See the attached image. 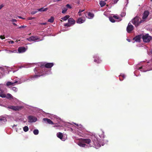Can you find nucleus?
I'll list each match as a JSON object with an SVG mask.
<instances>
[{
  "mask_svg": "<svg viewBox=\"0 0 152 152\" xmlns=\"http://www.w3.org/2000/svg\"><path fill=\"white\" fill-rule=\"evenodd\" d=\"M99 4L100 5V6L101 7H102L105 5L106 3L104 1H101L99 2Z\"/></svg>",
  "mask_w": 152,
  "mask_h": 152,
  "instance_id": "obj_21",
  "label": "nucleus"
},
{
  "mask_svg": "<svg viewBox=\"0 0 152 152\" xmlns=\"http://www.w3.org/2000/svg\"><path fill=\"white\" fill-rule=\"evenodd\" d=\"M0 96L2 98L6 97L7 99H11L12 98V96L10 94H7V95L5 94H0Z\"/></svg>",
  "mask_w": 152,
  "mask_h": 152,
  "instance_id": "obj_7",
  "label": "nucleus"
},
{
  "mask_svg": "<svg viewBox=\"0 0 152 152\" xmlns=\"http://www.w3.org/2000/svg\"><path fill=\"white\" fill-rule=\"evenodd\" d=\"M142 37V35H139L135 37L133 39L136 42H140V39Z\"/></svg>",
  "mask_w": 152,
  "mask_h": 152,
  "instance_id": "obj_10",
  "label": "nucleus"
},
{
  "mask_svg": "<svg viewBox=\"0 0 152 152\" xmlns=\"http://www.w3.org/2000/svg\"><path fill=\"white\" fill-rule=\"evenodd\" d=\"M125 13L124 12H122L121 14V17H123L125 15Z\"/></svg>",
  "mask_w": 152,
  "mask_h": 152,
  "instance_id": "obj_40",
  "label": "nucleus"
},
{
  "mask_svg": "<svg viewBox=\"0 0 152 152\" xmlns=\"http://www.w3.org/2000/svg\"><path fill=\"white\" fill-rule=\"evenodd\" d=\"M142 38L144 42H149L152 39L151 36L149 35L148 34H146L145 35H143Z\"/></svg>",
  "mask_w": 152,
  "mask_h": 152,
  "instance_id": "obj_1",
  "label": "nucleus"
},
{
  "mask_svg": "<svg viewBox=\"0 0 152 152\" xmlns=\"http://www.w3.org/2000/svg\"><path fill=\"white\" fill-rule=\"evenodd\" d=\"M126 40L129 42H130V40L129 39H126Z\"/></svg>",
  "mask_w": 152,
  "mask_h": 152,
  "instance_id": "obj_52",
  "label": "nucleus"
},
{
  "mask_svg": "<svg viewBox=\"0 0 152 152\" xmlns=\"http://www.w3.org/2000/svg\"><path fill=\"white\" fill-rule=\"evenodd\" d=\"M9 108L12 109L14 110H19L21 109V107L20 106H10L8 107Z\"/></svg>",
  "mask_w": 152,
  "mask_h": 152,
  "instance_id": "obj_9",
  "label": "nucleus"
},
{
  "mask_svg": "<svg viewBox=\"0 0 152 152\" xmlns=\"http://www.w3.org/2000/svg\"><path fill=\"white\" fill-rule=\"evenodd\" d=\"M92 140L93 144V146H92L94 147L98 146L99 144V143L98 141L97 140V139L95 136H92Z\"/></svg>",
  "mask_w": 152,
  "mask_h": 152,
  "instance_id": "obj_3",
  "label": "nucleus"
},
{
  "mask_svg": "<svg viewBox=\"0 0 152 152\" xmlns=\"http://www.w3.org/2000/svg\"><path fill=\"white\" fill-rule=\"evenodd\" d=\"M66 7L68 8H69V9L71 8V7L69 4H66Z\"/></svg>",
  "mask_w": 152,
  "mask_h": 152,
  "instance_id": "obj_36",
  "label": "nucleus"
},
{
  "mask_svg": "<svg viewBox=\"0 0 152 152\" xmlns=\"http://www.w3.org/2000/svg\"><path fill=\"white\" fill-rule=\"evenodd\" d=\"M26 26H21L20 27H19L18 28H25L26 27Z\"/></svg>",
  "mask_w": 152,
  "mask_h": 152,
  "instance_id": "obj_35",
  "label": "nucleus"
},
{
  "mask_svg": "<svg viewBox=\"0 0 152 152\" xmlns=\"http://www.w3.org/2000/svg\"><path fill=\"white\" fill-rule=\"evenodd\" d=\"M151 53L152 54V50L151 51Z\"/></svg>",
  "mask_w": 152,
  "mask_h": 152,
  "instance_id": "obj_58",
  "label": "nucleus"
},
{
  "mask_svg": "<svg viewBox=\"0 0 152 152\" xmlns=\"http://www.w3.org/2000/svg\"><path fill=\"white\" fill-rule=\"evenodd\" d=\"M105 0L106 1H107V0Z\"/></svg>",
  "mask_w": 152,
  "mask_h": 152,
  "instance_id": "obj_59",
  "label": "nucleus"
},
{
  "mask_svg": "<svg viewBox=\"0 0 152 152\" xmlns=\"http://www.w3.org/2000/svg\"><path fill=\"white\" fill-rule=\"evenodd\" d=\"M0 38L1 39H4L5 38V37L4 36H0Z\"/></svg>",
  "mask_w": 152,
  "mask_h": 152,
  "instance_id": "obj_38",
  "label": "nucleus"
},
{
  "mask_svg": "<svg viewBox=\"0 0 152 152\" xmlns=\"http://www.w3.org/2000/svg\"><path fill=\"white\" fill-rule=\"evenodd\" d=\"M78 145L79 146L82 147H85L86 145L85 144L84 142H83L81 140V139L80 141L78 143Z\"/></svg>",
  "mask_w": 152,
  "mask_h": 152,
  "instance_id": "obj_18",
  "label": "nucleus"
},
{
  "mask_svg": "<svg viewBox=\"0 0 152 152\" xmlns=\"http://www.w3.org/2000/svg\"><path fill=\"white\" fill-rule=\"evenodd\" d=\"M23 129L24 132H27L28 130V128L27 126H26L23 127Z\"/></svg>",
  "mask_w": 152,
  "mask_h": 152,
  "instance_id": "obj_26",
  "label": "nucleus"
},
{
  "mask_svg": "<svg viewBox=\"0 0 152 152\" xmlns=\"http://www.w3.org/2000/svg\"><path fill=\"white\" fill-rule=\"evenodd\" d=\"M26 39L29 41H31V37L27 38Z\"/></svg>",
  "mask_w": 152,
  "mask_h": 152,
  "instance_id": "obj_41",
  "label": "nucleus"
},
{
  "mask_svg": "<svg viewBox=\"0 0 152 152\" xmlns=\"http://www.w3.org/2000/svg\"><path fill=\"white\" fill-rule=\"evenodd\" d=\"M59 126L57 124H56L54 126V127H59Z\"/></svg>",
  "mask_w": 152,
  "mask_h": 152,
  "instance_id": "obj_51",
  "label": "nucleus"
},
{
  "mask_svg": "<svg viewBox=\"0 0 152 152\" xmlns=\"http://www.w3.org/2000/svg\"><path fill=\"white\" fill-rule=\"evenodd\" d=\"M37 11H32L31 12V14L32 15H34L36 13H37Z\"/></svg>",
  "mask_w": 152,
  "mask_h": 152,
  "instance_id": "obj_37",
  "label": "nucleus"
},
{
  "mask_svg": "<svg viewBox=\"0 0 152 152\" xmlns=\"http://www.w3.org/2000/svg\"><path fill=\"white\" fill-rule=\"evenodd\" d=\"M100 61H101L99 59H95L94 60V61L97 63H100Z\"/></svg>",
  "mask_w": 152,
  "mask_h": 152,
  "instance_id": "obj_32",
  "label": "nucleus"
},
{
  "mask_svg": "<svg viewBox=\"0 0 152 152\" xmlns=\"http://www.w3.org/2000/svg\"><path fill=\"white\" fill-rule=\"evenodd\" d=\"M39 39L37 36H31V41H35Z\"/></svg>",
  "mask_w": 152,
  "mask_h": 152,
  "instance_id": "obj_20",
  "label": "nucleus"
},
{
  "mask_svg": "<svg viewBox=\"0 0 152 152\" xmlns=\"http://www.w3.org/2000/svg\"><path fill=\"white\" fill-rule=\"evenodd\" d=\"M85 15L86 18L89 19L92 18L94 17V14L90 12L85 13Z\"/></svg>",
  "mask_w": 152,
  "mask_h": 152,
  "instance_id": "obj_11",
  "label": "nucleus"
},
{
  "mask_svg": "<svg viewBox=\"0 0 152 152\" xmlns=\"http://www.w3.org/2000/svg\"><path fill=\"white\" fill-rule=\"evenodd\" d=\"M13 84H14L13 83H12L10 82H8L7 83L6 85L7 86H9L12 85H13Z\"/></svg>",
  "mask_w": 152,
  "mask_h": 152,
  "instance_id": "obj_31",
  "label": "nucleus"
},
{
  "mask_svg": "<svg viewBox=\"0 0 152 152\" xmlns=\"http://www.w3.org/2000/svg\"><path fill=\"white\" fill-rule=\"evenodd\" d=\"M84 10H81L80 9L79 10V11L78 12H79V13H80V12L81 13L82 12H83Z\"/></svg>",
  "mask_w": 152,
  "mask_h": 152,
  "instance_id": "obj_44",
  "label": "nucleus"
},
{
  "mask_svg": "<svg viewBox=\"0 0 152 152\" xmlns=\"http://www.w3.org/2000/svg\"><path fill=\"white\" fill-rule=\"evenodd\" d=\"M134 29L133 26L129 22L127 27L126 30L129 33H130Z\"/></svg>",
  "mask_w": 152,
  "mask_h": 152,
  "instance_id": "obj_5",
  "label": "nucleus"
},
{
  "mask_svg": "<svg viewBox=\"0 0 152 152\" xmlns=\"http://www.w3.org/2000/svg\"><path fill=\"white\" fill-rule=\"evenodd\" d=\"M9 43H11V44H13L14 43V42L13 41H10V42H9Z\"/></svg>",
  "mask_w": 152,
  "mask_h": 152,
  "instance_id": "obj_50",
  "label": "nucleus"
},
{
  "mask_svg": "<svg viewBox=\"0 0 152 152\" xmlns=\"http://www.w3.org/2000/svg\"><path fill=\"white\" fill-rule=\"evenodd\" d=\"M3 7L4 5L2 4L0 5V10Z\"/></svg>",
  "mask_w": 152,
  "mask_h": 152,
  "instance_id": "obj_48",
  "label": "nucleus"
},
{
  "mask_svg": "<svg viewBox=\"0 0 152 152\" xmlns=\"http://www.w3.org/2000/svg\"><path fill=\"white\" fill-rule=\"evenodd\" d=\"M39 131L38 129H34L33 131V133L35 135H37L39 133Z\"/></svg>",
  "mask_w": 152,
  "mask_h": 152,
  "instance_id": "obj_27",
  "label": "nucleus"
},
{
  "mask_svg": "<svg viewBox=\"0 0 152 152\" xmlns=\"http://www.w3.org/2000/svg\"><path fill=\"white\" fill-rule=\"evenodd\" d=\"M149 14V12L148 11L146 10L144 12L142 18L143 19H146Z\"/></svg>",
  "mask_w": 152,
  "mask_h": 152,
  "instance_id": "obj_12",
  "label": "nucleus"
},
{
  "mask_svg": "<svg viewBox=\"0 0 152 152\" xmlns=\"http://www.w3.org/2000/svg\"><path fill=\"white\" fill-rule=\"evenodd\" d=\"M68 22L71 25L74 24L75 22V20L72 18H69L68 19Z\"/></svg>",
  "mask_w": 152,
  "mask_h": 152,
  "instance_id": "obj_15",
  "label": "nucleus"
},
{
  "mask_svg": "<svg viewBox=\"0 0 152 152\" xmlns=\"http://www.w3.org/2000/svg\"><path fill=\"white\" fill-rule=\"evenodd\" d=\"M67 9L66 8H64L63 9V10L62 12V13L63 14H64L66 13V11H67Z\"/></svg>",
  "mask_w": 152,
  "mask_h": 152,
  "instance_id": "obj_29",
  "label": "nucleus"
},
{
  "mask_svg": "<svg viewBox=\"0 0 152 152\" xmlns=\"http://www.w3.org/2000/svg\"><path fill=\"white\" fill-rule=\"evenodd\" d=\"M43 120L45 122H47L48 123L50 124H53V122L50 119L47 118H44Z\"/></svg>",
  "mask_w": 152,
  "mask_h": 152,
  "instance_id": "obj_14",
  "label": "nucleus"
},
{
  "mask_svg": "<svg viewBox=\"0 0 152 152\" xmlns=\"http://www.w3.org/2000/svg\"><path fill=\"white\" fill-rule=\"evenodd\" d=\"M123 77L124 78V77H125V76H124V75H123Z\"/></svg>",
  "mask_w": 152,
  "mask_h": 152,
  "instance_id": "obj_56",
  "label": "nucleus"
},
{
  "mask_svg": "<svg viewBox=\"0 0 152 152\" xmlns=\"http://www.w3.org/2000/svg\"><path fill=\"white\" fill-rule=\"evenodd\" d=\"M4 94L3 91L1 89V86H0V94Z\"/></svg>",
  "mask_w": 152,
  "mask_h": 152,
  "instance_id": "obj_34",
  "label": "nucleus"
},
{
  "mask_svg": "<svg viewBox=\"0 0 152 152\" xmlns=\"http://www.w3.org/2000/svg\"><path fill=\"white\" fill-rule=\"evenodd\" d=\"M11 21H12V22H17V20L16 19H12L11 20Z\"/></svg>",
  "mask_w": 152,
  "mask_h": 152,
  "instance_id": "obj_45",
  "label": "nucleus"
},
{
  "mask_svg": "<svg viewBox=\"0 0 152 152\" xmlns=\"http://www.w3.org/2000/svg\"><path fill=\"white\" fill-rule=\"evenodd\" d=\"M6 118L4 116L0 117V122L3 123L7 121Z\"/></svg>",
  "mask_w": 152,
  "mask_h": 152,
  "instance_id": "obj_16",
  "label": "nucleus"
},
{
  "mask_svg": "<svg viewBox=\"0 0 152 152\" xmlns=\"http://www.w3.org/2000/svg\"><path fill=\"white\" fill-rule=\"evenodd\" d=\"M40 76V75H33L31 76L30 77L32 79H33L34 78H37L38 77H39Z\"/></svg>",
  "mask_w": 152,
  "mask_h": 152,
  "instance_id": "obj_22",
  "label": "nucleus"
},
{
  "mask_svg": "<svg viewBox=\"0 0 152 152\" xmlns=\"http://www.w3.org/2000/svg\"><path fill=\"white\" fill-rule=\"evenodd\" d=\"M142 67H140V68H139V69H142Z\"/></svg>",
  "mask_w": 152,
  "mask_h": 152,
  "instance_id": "obj_57",
  "label": "nucleus"
},
{
  "mask_svg": "<svg viewBox=\"0 0 152 152\" xmlns=\"http://www.w3.org/2000/svg\"><path fill=\"white\" fill-rule=\"evenodd\" d=\"M119 0H113L114 4L116 3Z\"/></svg>",
  "mask_w": 152,
  "mask_h": 152,
  "instance_id": "obj_43",
  "label": "nucleus"
},
{
  "mask_svg": "<svg viewBox=\"0 0 152 152\" xmlns=\"http://www.w3.org/2000/svg\"><path fill=\"white\" fill-rule=\"evenodd\" d=\"M139 17L136 16L132 20V23L136 26H137L139 24H140L143 21L142 20H141L140 22H139Z\"/></svg>",
  "mask_w": 152,
  "mask_h": 152,
  "instance_id": "obj_2",
  "label": "nucleus"
},
{
  "mask_svg": "<svg viewBox=\"0 0 152 152\" xmlns=\"http://www.w3.org/2000/svg\"><path fill=\"white\" fill-rule=\"evenodd\" d=\"M54 65V64L52 63H45L43 64H41L40 66L41 67L43 68V67H46L47 68H51Z\"/></svg>",
  "mask_w": 152,
  "mask_h": 152,
  "instance_id": "obj_4",
  "label": "nucleus"
},
{
  "mask_svg": "<svg viewBox=\"0 0 152 152\" xmlns=\"http://www.w3.org/2000/svg\"><path fill=\"white\" fill-rule=\"evenodd\" d=\"M12 51H11V50H10L9 51V52H10V53H12Z\"/></svg>",
  "mask_w": 152,
  "mask_h": 152,
  "instance_id": "obj_55",
  "label": "nucleus"
},
{
  "mask_svg": "<svg viewBox=\"0 0 152 152\" xmlns=\"http://www.w3.org/2000/svg\"><path fill=\"white\" fill-rule=\"evenodd\" d=\"M69 15H66L64 16V17L62 18L61 19L63 20H66L67 19H69Z\"/></svg>",
  "mask_w": 152,
  "mask_h": 152,
  "instance_id": "obj_25",
  "label": "nucleus"
},
{
  "mask_svg": "<svg viewBox=\"0 0 152 152\" xmlns=\"http://www.w3.org/2000/svg\"><path fill=\"white\" fill-rule=\"evenodd\" d=\"M17 52V50H14L12 51V53H15Z\"/></svg>",
  "mask_w": 152,
  "mask_h": 152,
  "instance_id": "obj_46",
  "label": "nucleus"
},
{
  "mask_svg": "<svg viewBox=\"0 0 152 152\" xmlns=\"http://www.w3.org/2000/svg\"><path fill=\"white\" fill-rule=\"evenodd\" d=\"M151 0L152 1V0Z\"/></svg>",
  "mask_w": 152,
  "mask_h": 152,
  "instance_id": "obj_60",
  "label": "nucleus"
},
{
  "mask_svg": "<svg viewBox=\"0 0 152 152\" xmlns=\"http://www.w3.org/2000/svg\"><path fill=\"white\" fill-rule=\"evenodd\" d=\"M54 20V18L53 17H51L50 19L48 20V22L50 23H52L53 22Z\"/></svg>",
  "mask_w": 152,
  "mask_h": 152,
  "instance_id": "obj_24",
  "label": "nucleus"
},
{
  "mask_svg": "<svg viewBox=\"0 0 152 152\" xmlns=\"http://www.w3.org/2000/svg\"><path fill=\"white\" fill-rule=\"evenodd\" d=\"M78 15L80 16H82V13H81V12H80L79 13V12H78Z\"/></svg>",
  "mask_w": 152,
  "mask_h": 152,
  "instance_id": "obj_49",
  "label": "nucleus"
},
{
  "mask_svg": "<svg viewBox=\"0 0 152 152\" xmlns=\"http://www.w3.org/2000/svg\"><path fill=\"white\" fill-rule=\"evenodd\" d=\"M35 18L34 17H29L28 18V20H32L33 19H35Z\"/></svg>",
  "mask_w": 152,
  "mask_h": 152,
  "instance_id": "obj_42",
  "label": "nucleus"
},
{
  "mask_svg": "<svg viewBox=\"0 0 152 152\" xmlns=\"http://www.w3.org/2000/svg\"><path fill=\"white\" fill-rule=\"evenodd\" d=\"M18 18H20L23 19H24V18H23L22 17H20V16H18Z\"/></svg>",
  "mask_w": 152,
  "mask_h": 152,
  "instance_id": "obj_54",
  "label": "nucleus"
},
{
  "mask_svg": "<svg viewBox=\"0 0 152 152\" xmlns=\"http://www.w3.org/2000/svg\"><path fill=\"white\" fill-rule=\"evenodd\" d=\"M57 136L58 138H60V139L62 140L63 138V133L59 132L57 134Z\"/></svg>",
  "mask_w": 152,
  "mask_h": 152,
  "instance_id": "obj_19",
  "label": "nucleus"
},
{
  "mask_svg": "<svg viewBox=\"0 0 152 152\" xmlns=\"http://www.w3.org/2000/svg\"><path fill=\"white\" fill-rule=\"evenodd\" d=\"M85 21V20L82 18H78L77 21V23H83Z\"/></svg>",
  "mask_w": 152,
  "mask_h": 152,
  "instance_id": "obj_17",
  "label": "nucleus"
},
{
  "mask_svg": "<svg viewBox=\"0 0 152 152\" xmlns=\"http://www.w3.org/2000/svg\"><path fill=\"white\" fill-rule=\"evenodd\" d=\"M109 19L110 21L112 23H114L115 22V20L112 17H110L109 18Z\"/></svg>",
  "mask_w": 152,
  "mask_h": 152,
  "instance_id": "obj_30",
  "label": "nucleus"
},
{
  "mask_svg": "<svg viewBox=\"0 0 152 152\" xmlns=\"http://www.w3.org/2000/svg\"><path fill=\"white\" fill-rule=\"evenodd\" d=\"M12 89L15 92H16L18 90L17 88L15 87H13L12 88Z\"/></svg>",
  "mask_w": 152,
  "mask_h": 152,
  "instance_id": "obj_33",
  "label": "nucleus"
},
{
  "mask_svg": "<svg viewBox=\"0 0 152 152\" xmlns=\"http://www.w3.org/2000/svg\"><path fill=\"white\" fill-rule=\"evenodd\" d=\"M71 25L69 23V22L68 23H66L64 24V26L65 27H70L71 26Z\"/></svg>",
  "mask_w": 152,
  "mask_h": 152,
  "instance_id": "obj_28",
  "label": "nucleus"
},
{
  "mask_svg": "<svg viewBox=\"0 0 152 152\" xmlns=\"http://www.w3.org/2000/svg\"><path fill=\"white\" fill-rule=\"evenodd\" d=\"M81 139L83 142L88 144L91 145V146H93V145L91 143V142L90 139L86 138H81Z\"/></svg>",
  "mask_w": 152,
  "mask_h": 152,
  "instance_id": "obj_6",
  "label": "nucleus"
},
{
  "mask_svg": "<svg viewBox=\"0 0 152 152\" xmlns=\"http://www.w3.org/2000/svg\"><path fill=\"white\" fill-rule=\"evenodd\" d=\"M48 10V8H44L43 7H42L40 9H38L37 10L38 11L42 12V11H47Z\"/></svg>",
  "mask_w": 152,
  "mask_h": 152,
  "instance_id": "obj_23",
  "label": "nucleus"
},
{
  "mask_svg": "<svg viewBox=\"0 0 152 152\" xmlns=\"http://www.w3.org/2000/svg\"><path fill=\"white\" fill-rule=\"evenodd\" d=\"M18 51L19 53L24 52L26 51V49L24 47H20L18 48Z\"/></svg>",
  "mask_w": 152,
  "mask_h": 152,
  "instance_id": "obj_13",
  "label": "nucleus"
},
{
  "mask_svg": "<svg viewBox=\"0 0 152 152\" xmlns=\"http://www.w3.org/2000/svg\"><path fill=\"white\" fill-rule=\"evenodd\" d=\"M28 119V121L30 123L35 122L37 121V118H36L32 116H29Z\"/></svg>",
  "mask_w": 152,
  "mask_h": 152,
  "instance_id": "obj_8",
  "label": "nucleus"
},
{
  "mask_svg": "<svg viewBox=\"0 0 152 152\" xmlns=\"http://www.w3.org/2000/svg\"><path fill=\"white\" fill-rule=\"evenodd\" d=\"M13 24L14 26H17V25L15 23H13Z\"/></svg>",
  "mask_w": 152,
  "mask_h": 152,
  "instance_id": "obj_53",
  "label": "nucleus"
},
{
  "mask_svg": "<svg viewBox=\"0 0 152 152\" xmlns=\"http://www.w3.org/2000/svg\"><path fill=\"white\" fill-rule=\"evenodd\" d=\"M47 24L46 23H40V24L42 25H45Z\"/></svg>",
  "mask_w": 152,
  "mask_h": 152,
  "instance_id": "obj_47",
  "label": "nucleus"
},
{
  "mask_svg": "<svg viewBox=\"0 0 152 152\" xmlns=\"http://www.w3.org/2000/svg\"><path fill=\"white\" fill-rule=\"evenodd\" d=\"M113 17L116 19H119V17L117 16H116V15H114L113 16Z\"/></svg>",
  "mask_w": 152,
  "mask_h": 152,
  "instance_id": "obj_39",
  "label": "nucleus"
}]
</instances>
